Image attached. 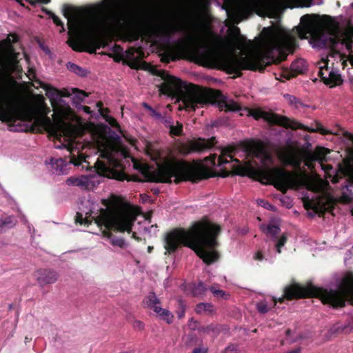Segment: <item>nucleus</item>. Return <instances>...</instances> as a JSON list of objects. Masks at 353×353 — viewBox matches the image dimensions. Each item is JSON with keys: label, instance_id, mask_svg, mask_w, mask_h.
Listing matches in <instances>:
<instances>
[{"label": "nucleus", "instance_id": "nucleus-43", "mask_svg": "<svg viewBox=\"0 0 353 353\" xmlns=\"http://www.w3.org/2000/svg\"><path fill=\"white\" fill-rule=\"evenodd\" d=\"M287 240H288V237H287L286 234H283L276 244V251L278 253L281 252V248L285 245V244L287 242Z\"/></svg>", "mask_w": 353, "mask_h": 353}, {"label": "nucleus", "instance_id": "nucleus-60", "mask_svg": "<svg viewBox=\"0 0 353 353\" xmlns=\"http://www.w3.org/2000/svg\"><path fill=\"white\" fill-rule=\"evenodd\" d=\"M343 136L353 143V134L348 132H345Z\"/></svg>", "mask_w": 353, "mask_h": 353}, {"label": "nucleus", "instance_id": "nucleus-45", "mask_svg": "<svg viewBox=\"0 0 353 353\" xmlns=\"http://www.w3.org/2000/svg\"><path fill=\"white\" fill-rule=\"evenodd\" d=\"M3 227L12 228L15 225V221L12 216H7L5 219H2Z\"/></svg>", "mask_w": 353, "mask_h": 353}, {"label": "nucleus", "instance_id": "nucleus-20", "mask_svg": "<svg viewBox=\"0 0 353 353\" xmlns=\"http://www.w3.org/2000/svg\"><path fill=\"white\" fill-rule=\"evenodd\" d=\"M90 47L87 50H84L81 46H80L77 41L72 42L70 41H68V45L72 48V49L76 52H82L85 50L86 52L93 54L96 52L97 49H100L101 48H104L106 45L105 41L103 37L97 34L92 37L90 41Z\"/></svg>", "mask_w": 353, "mask_h": 353}, {"label": "nucleus", "instance_id": "nucleus-7", "mask_svg": "<svg viewBox=\"0 0 353 353\" xmlns=\"http://www.w3.org/2000/svg\"><path fill=\"white\" fill-rule=\"evenodd\" d=\"M179 184L183 181H199L210 177L208 171L203 168L192 165L183 160H169L158 166L157 169L148 174L145 181L154 183Z\"/></svg>", "mask_w": 353, "mask_h": 353}, {"label": "nucleus", "instance_id": "nucleus-17", "mask_svg": "<svg viewBox=\"0 0 353 353\" xmlns=\"http://www.w3.org/2000/svg\"><path fill=\"white\" fill-rule=\"evenodd\" d=\"M265 6L263 0H241L239 8V14L245 19L250 17L254 12L261 16Z\"/></svg>", "mask_w": 353, "mask_h": 353}, {"label": "nucleus", "instance_id": "nucleus-2", "mask_svg": "<svg viewBox=\"0 0 353 353\" xmlns=\"http://www.w3.org/2000/svg\"><path fill=\"white\" fill-rule=\"evenodd\" d=\"M221 232V226L212 223L207 217L194 223L188 230L174 229L165 235V254H172L184 246L192 250L205 264H212L220 257L216 248L219 246L218 237Z\"/></svg>", "mask_w": 353, "mask_h": 353}, {"label": "nucleus", "instance_id": "nucleus-35", "mask_svg": "<svg viewBox=\"0 0 353 353\" xmlns=\"http://www.w3.org/2000/svg\"><path fill=\"white\" fill-rule=\"evenodd\" d=\"M350 330L351 328H350L348 325H343L340 323H336L330 328V332L332 334H338L341 333H347Z\"/></svg>", "mask_w": 353, "mask_h": 353}, {"label": "nucleus", "instance_id": "nucleus-14", "mask_svg": "<svg viewBox=\"0 0 353 353\" xmlns=\"http://www.w3.org/2000/svg\"><path fill=\"white\" fill-rule=\"evenodd\" d=\"M215 142V138L205 140L199 138L197 140L188 141L186 143H180L177 150L179 154L186 156L193 152H201L205 150L212 147Z\"/></svg>", "mask_w": 353, "mask_h": 353}, {"label": "nucleus", "instance_id": "nucleus-12", "mask_svg": "<svg viewBox=\"0 0 353 353\" xmlns=\"http://www.w3.org/2000/svg\"><path fill=\"white\" fill-rule=\"evenodd\" d=\"M330 153V150L324 147H318L314 152L306 151L303 154V161L305 166L311 171L315 168V162L318 161L321 163L322 170L325 171V177L330 179L334 184L337 183L339 176V174H333L331 173L333 168L331 165L323 164L324 161H327L326 156Z\"/></svg>", "mask_w": 353, "mask_h": 353}, {"label": "nucleus", "instance_id": "nucleus-9", "mask_svg": "<svg viewBox=\"0 0 353 353\" xmlns=\"http://www.w3.org/2000/svg\"><path fill=\"white\" fill-rule=\"evenodd\" d=\"M136 221V216L121 209H101L100 214L95 219L99 227L103 226V234L110 239L111 244L121 248L125 245L123 238L112 234V230L119 232H132V226Z\"/></svg>", "mask_w": 353, "mask_h": 353}, {"label": "nucleus", "instance_id": "nucleus-4", "mask_svg": "<svg viewBox=\"0 0 353 353\" xmlns=\"http://www.w3.org/2000/svg\"><path fill=\"white\" fill-rule=\"evenodd\" d=\"M243 148L248 156L259 159L261 163V168L252 169L256 180L264 184L273 185L283 193H286L289 189L299 188L301 185L299 173L283 168L272 167L274 159L261 142L245 143Z\"/></svg>", "mask_w": 353, "mask_h": 353}, {"label": "nucleus", "instance_id": "nucleus-54", "mask_svg": "<svg viewBox=\"0 0 353 353\" xmlns=\"http://www.w3.org/2000/svg\"><path fill=\"white\" fill-rule=\"evenodd\" d=\"M150 114L152 117L155 118L159 121L161 118H162V114L160 112L156 111L153 108L152 109V110H150Z\"/></svg>", "mask_w": 353, "mask_h": 353}, {"label": "nucleus", "instance_id": "nucleus-28", "mask_svg": "<svg viewBox=\"0 0 353 353\" xmlns=\"http://www.w3.org/2000/svg\"><path fill=\"white\" fill-rule=\"evenodd\" d=\"M143 30L140 26H135L127 30L125 34L126 41L132 42L138 41L142 36Z\"/></svg>", "mask_w": 353, "mask_h": 353}, {"label": "nucleus", "instance_id": "nucleus-15", "mask_svg": "<svg viewBox=\"0 0 353 353\" xmlns=\"http://www.w3.org/2000/svg\"><path fill=\"white\" fill-rule=\"evenodd\" d=\"M237 148L234 145H229L223 148L221 150V154L217 157L216 154H212L205 159L207 161H210V164L212 166L221 167L225 164H230L231 162L235 161L240 163L239 160L234 158Z\"/></svg>", "mask_w": 353, "mask_h": 353}, {"label": "nucleus", "instance_id": "nucleus-51", "mask_svg": "<svg viewBox=\"0 0 353 353\" xmlns=\"http://www.w3.org/2000/svg\"><path fill=\"white\" fill-rule=\"evenodd\" d=\"M285 97L289 101V102L291 104H294L296 106H297L298 103H300L299 100L297 98H296L295 97H293L290 94H286L285 96Z\"/></svg>", "mask_w": 353, "mask_h": 353}, {"label": "nucleus", "instance_id": "nucleus-57", "mask_svg": "<svg viewBox=\"0 0 353 353\" xmlns=\"http://www.w3.org/2000/svg\"><path fill=\"white\" fill-rule=\"evenodd\" d=\"M254 260L261 261L263 259V254L261 251H258L254 256Z\"/></svg>", "mask_w": 353, "mask_h": 353}, {"label": "nucleus", "instance_id": "nucleus-16", "mask_svg": "<svg viewBox=\"0 0 353 353\" xmlns=\"http://www.w3.org/2000/svg\"><path fill=\"white\" fill-rule=\"evenodd\" d=\"M148 307L152 309L161 319L170 324L174 319L173 314L168 310L159 306L161 301L154 292H150L143 301Z\"/></svg>", "mask_w": 353, "mask_h": 353}, {"label": "nucleus", "instance_id": "nucleus-27", "mask_svg": "<svg viewBox=\"0 0 353 353\" xmlns=\"http://www.w3.org/2000/svg\"><path fill=\"white\" fill-rule=\"evenodd\" d=\"M230 168L231 170H229L227 168L221 169L217 175L221 177H227L231 174L240 176L245 175V168L241 165H230Z\"/></svg>", "mask_w": 353, "mask_h": 353}, {"label": "nucleus", "instance_id": "nucleus-64", "mask_svg": "<svg viewBox=\"0 0 353 353\" xmlns=\"http://www.w3.org/2000/svg\"><path fill=\"white\" fill-rule=\"evenodd\" d=\"M83 110L86 113H90L91 112L90 108L88 107V106L84 105L83 107Z\"/></svg>", "mask_w": 353, "mask_h": 353}, {"label": "nucleus", "instance_id": "nucleus-37", "mask_svg": "<svg viewBox=\"0 0 353 353\" xmlns=\"http://www.w3.org/2000/svg\"><path fill=\"white\" fill-rule=\"evenodd\" d=\"M112 51L114 56L111 54H108V56L112 57L116 62H119L123 58V48L120 46L115 44L112 48Z\"/></svg>", "mask_w": 353, "mask_h": 353}, {"label": "nucleus", "instance_id": "nucleus-3", "mask_svg": "<svg viewBox=\"0 0 353 353\" xmlns=\"http://www.w3.org/2000/svg\"><path fill=\"white\" fill-rule=\"evenodd\" d=\"M159 75L163 79V82L160 85L161 92L169 96H178L187 111H195L199 106L213 104L219 99H220L219 108L225 109L227 112H236L242 110L241 105L233 99H221L223 95L219 90L203 88L191 83L187 84L186 82L163 70L161 71Z\"/></svg>", "mask_w": 353, "mask_h": 353}, {"label": "nucleus", "instance_id": "nucleus-34", "mask_svg": "<svg viewBox=\"0 0 353 353\" xmlns=\"http://www.w3.org/2000/svg\"><path fill=\"white\" fill-rule=\"evenodd\" d=\"M213 307V305L210 303H201L196 305L195 311L197 314H201L202 312L210 314L214 311Z\"/></svg>", "mask_w": 353, "mask_h": 353}, {"label": "nucleus", "instance_id": "nucleus-30", "mask_svg": "<svg viewBox=\"0 0 353 353\" xmlns=\"http://www.w3.org/2000/svg\"><path fill=\"white\" fill-rule=\"evenodd\" d=\"M190 288L194 296H203L207 291L206 285L201 281L198 283H192Z\"/></svg>", "mask_w": 353, "mask_h": 353}, {"label": "nucleus", "instance_id": "nucleus-24", "mask_svg": "<svg viewBox=\"0 0 353 353\" xmlns=\"http://www.w3.org/2000/svg\"><path fill=\"white\" fill-rule=\"evenodd\" d=\"M281 160L285 165H290L299 170L303 161V157H301L292 152H288L281 157Z\"/></svg>", "mask_w": 353, "mask_h": 353}, {"label": "nucleus", "instance_id": "nucleus-18", "mask_svg": "<svg viewBox=\"0 0 353 353\" xmlns=\"http://www.w3.org/2000/svg\"><path fill=\"white\" fill-rule=\"evenodd\" d=\"M334 174H339V179L337 183H339L340 179H343L344 176H348V180L345 179V185H343L342 186L341 199L345 202H351L353 196L348 195L347 192H350L352 194V190L353 188V169L350 170L345 167L340 165L339 168Z\"/></svg>", "mask_w": 353, "mask_h": 353}, {"label": "nucleus", "instance_id": "nucleus-5", "mask_svg": "<svg viewBox=\"0 0 353 353\" xmlns=\"http://www.w3.org/2000/svg\"><path fill=\"white\" fill-rule=\"evenodd\" d=\"M310 297L319 298L323 304L334 308L344 307L345 301L353 305V272L345 274L335 290L316 287L311 283L305 286L294 283L284 288L283 297L272 301L276 305L277 302L283 303L285 299L292 301Z\"/></svg>", "mask_w": 353, "mask_h": 353}, {"label": "nucleus", "instance_id": "nucleus-26", "mask_svg": "<svg viewBox=\"0 0 353 353\" xmlns=\"http://www.w3.org/2000/svg\"><path fill=\"white\" fill-rule=\"evenodd\" d=\"M128 57L132 59L131 62L129 63V66L131 68L139 69L140 67V59L144 57V52L141 47H138L134 49L132 48V51H128Z\"/></svg>", "mask_w": 353, "mask_h": 353}, {"label": "nucleus", "instance_id": "nucleus-32", "mask_svg": "<svg viewBox=\"0 0 353 353\" xmlns=\"http://www.w3.org/2000/svg\"><path fill=\"white\" fill-rule=\"evenodd\" d=\"M19 41V37L15 33H10L8 35L6 39L1 41V45L3 48H14L13 44Z\"/></svg>", "mask_w": 353, "mask_h": 353}, {"label": "nucleus", "instance_id": "nucleus-13", "mask_svg": "<svg viewBox=\"0 0 353 353\" xmlns=\"http://www.w3.org/2000/svg\"><path fill=\"white\" fill-rule=\"evenodd\" d=\"M18 117L23 121H30L33 118V114L28 110L15 108L7 96L1 94L0 120L3 122H14Z\"/></svg>", "mask_w": 353, "mask_h": 353}, {"label": "nucleus", "instance_id": "nucleus-31", "mask_svg": "<svg viewBox=\"0 0 353 353\" xmlns=\"http://www.w3.org/2000/svg\"><path fill=\"white\" fill-rule=\"evenodd\" d=\"M260 229L267 235H270L273 237H276L281 231V229L278 225L272 224H269L268 225L262 224L260 225Z\"/></svg>", "mask_w": 353, "mask_h": 353}, {"label": "nucleus", "instance_id": "nucleus-63", "mask_svg": "<svg viewBox=\"0 0 353 353\" xmlns=\"http://www.w3.org/2000/svg\"><path fill=\"white\" fill-rule=\"evenodd\" d=\"M109 123L113 127L116 126L118 124L117 120L113 118L110 119V121H109Z\"/></svg>", "mask_w": 353, "mask_h": 353}, {"label": "nucleus", "instance_id": "nucleus-1", "mask_svg": "<svg viewBox=\"0 0 353 353\" xmlns=\"http://www.w3.org/2000/svg\"><path fill=\"white\" fill-rule=\"evenodd\" d=\"M261 34L264 38L265 56L261 52H254L244 57L221 54L216 45L207 39L212 37L216 41V37L211 31L206 30L204 37L188 36L173 41L162 57V61L166 63L175 61L188 54L195 63L201 65L216 66L236 77H241L243 70L263 72L271 63L279 64L287 59L288 52H293L290 50V46L283 48L279 42V30L272 27L264 28Z\"/></svg>", "mask_w": 353, "mask_h": 353}, {"label": "nucleus", "instance_id": "nucleus-56", "mask_svg": "<svg viewBox=\"0 0 353 353\" xmlns=\"http://www.w3.org/2000/svg\"><path fill=\"white\" fill-rule=\"evenodd\" d=\"M208 348L196 347L193 350L192 353H207Z\"/></svg>", "mask_w": 353, "mask_h": 353}, {"label": "nucleus", "instance_id": "nucleus-38", "mask_svg": "<svg viewBox=\"0 0 353 353\" xmlns=\"http://www.w3.org/2000/svg\"><path fill=\"white\" fill-rule=\"evenodd\" d=\"M50 161L52 165L54 168H55L57 172L59 174L63 172V167L65 165L64 160H63L62 159H55L54 158H52Z\"/></svg>", "mask_w": 353, "mask_h": 353}, {"label": "nucleus", "instance_id": "nucleus-61", "mask_svg": "<svg viewBox=\"0 0 353 353\" xmlns=\"http://www.w3.org/2000/svg\"><path fill=\"white\" fill-rule=\"evenodd\" d=\"M232 33L234 37L240 36V29L238 27H234L232 30Z\"/></svg>", "mask_w": 353, "mask_h": 353}, {"label": "nucleus", "instance_id": "nucleus-58", "mask_svg": "<svg viewBox=\"0 0 353 353\" xmlns=\"http://www.w3.org/2000/svg\"><path fill=\"white\" fill-rule=\"evenodd\" d=\"M210 290H211V292H212L214 294H215V295H218V296H222L225 294V292H224L223 290H214L213 288H212L210 289Z\"/></svg>", "mask_w": 353, "mask_h": 353}, {"label": "nucleus", "instance_id": "nucleus-42", "mask_svg": "<svg viewBox=\"0 0 353 353\" xmlns=\"http://www.w3.org/2000/svg\"><path fill=\"white\" fill-rule=\"evenodd\" d=\"M68 69H69L70 71L74 72L77 74L83 76V70L79 67V65H76L75 63L69 62L67 64Z\"/></svg>", "mask_w": 353, "mask_h": 353}, {"label": "nucleus", "instance_id": "nucleus-6", "mask_svg": "<svg viewBox=\"0 0 353 353\" xmlns=\"http://www.w3.org/2000/svg\"><path fill=\"white\" fill-rule=\"evenodd\" d=\"M119 1L106 0L105 10L102 4L90 8L87 11V19L81 26L90 31H98L104 26L119 25L123 21V17L112 9L113 6ZM62 12L63 16L68 20V34H77L79 32L80 23L75 18L76 9L72 6L64 4Z\"/></svg>", "mask_w": 353, "mask_h": 353}, {"label": "nucleus", "instance_id": "nucleus-44", "mask_svg": "<svg viewBox=\"0 0 353 353\" xmlns=\"http://www.w3.org/2000/svg\"><path fill=\"white\" fill-rule=\"evenodd\" d=\"M203 332L206 333L212 332L214 334H218L220 332V327L217 325L210 324L203 327Z\"/></svg>", "mask_w": 353, "mask_h": 353}, {"label": "nucleus", "instance_id": "nucleus-41", "mask_svg": "<svg viewBox=\"0 0 353 353\" xmlns=\"http://www.w3.org/2000/svg\"><path fill=\"white\" fill-rule=\"evenodd\" d=\"M47 14L53 20L54 23H55L57 26H60L61 28V29L60 30V32H63L65 31V28L64 24L61 21V20L52 12H48Z\"/></svg>", "mask_w": 353, "mask_h": 353}, {"label": "nucleus", "instance_id": "nucleus-52", "mask_svg": "<svg viewBox=\"0 0 353 353\" xmlns=\"http://www.w3.org/2000/svg\"><path fill=\"white\" fill-rule=\"evenodd\" d=\"M259 203L263 206V208H265V209H268V210H274V206L272 205V204H270L269 202L268 201H265L264 200H260Z\"/></svg>", "mask_w": 353, "mask_h": 353}, {"label": "nucleus", "instance_id": "nucleus-62", "mask_svg": "<svg viewBox=\"0 0 353 353\" xmlns=\"http://www.w3.org/2000/svg\"><path fill=\"white\" fill-rule=\"evenodd\" d=\"M97 106L98 108H100L101 110V113L102 114L103 113V111L105 110V112H109L108 109V108H105V109H102V107H103V103L101 101H98L97 103Z\"/></svg>", "mask_w": 353, "mask_h": 353}, {"label": "nucleus", "instance_id": "nucleus-22", "mask_svg": "<svg viewBox=\"0 0 353 353\" xmlns=\"http://www.w3.org/2000/svg\"><path fill=\"white\" fill-rule=\"evenodd\" d=\"M318 76L321 78V81L330 88H334L340 85L343 83V79L340 74L337 72L331 70L329 72L328 77L324 75V68H320L318 72Z\"/></svg>", "mask_w": 353, "mask_h": 353}, {"label": "nucleus", "instance_id": "nucleus-59", "mask_svg": "<svg viewBox=\"0 0 353 353\" xmlns=\"http://www.w3.org/2000/svg\"><path fill=\"white\" fill-rule=\"evenodd\" d=\"M311 18H312V16L310 15V14H305L303 15L301 19V22L304 23L305 21L306 22H310V20H311Z\"/></svg>", "mask_w": 353, "mask_h": 353}, {"label": "nucleus", "instance_id": "nucleus-29", "mask_svg": "<svg viewBox=\"0 0 353 353\" xmlns=\"http://www.w3.org/2000/svg\"><path fill=\"white\" fill-rule=\"evenodd\" d=\"M157 30L161 35L168 37V39H170L172 34L176 32H180L181 29L176 24H170L168 26H159L157 27Z\"/></svg>", "mask_w": 353, "mask_h": 353}, {"label": "nucleus", "instance_id": "nucleus-19", "mask_svg": "<svg viewBox=\"0 0 353 353\" xmlns=\"http://www.w3.org/2000/svg\"><path fill=\"white\" fill-rule=\"evenodd\" d=\"M19 53L14 51V48H4L0 53V66L8 70H17L19 67Z\"/></svg>", "mask_w": 353, "mask_h": 353}, {"label": "nucleus", "instance_id": "nucleus-11", "mask_svg": "<svg viewBox=\"0 0 353 353\" xmlns=\"http://www.w3.org/2000/svg\"><path fill=\"white\" fill-rule=\"evenodd\" d=\"M251 115L256 120L263 119L272 125H279L285 128H290L292 130L301 129L305 130L310 132H319L322 134H327V132L323 128L320 123H317V128L313 129L305 127L304 125L299 123L294 120L289 119L285 116H281L273 112H269L261 110H254L251 112Z\"/></svg>", "mask_w": 353, "mask_h": 353}, {"label": "nucleus", "instance_id": "nucleus-50", "mask_svg": "<svg viewBox=\"0 0 353 353\" xmlns=\"http://www.w3.org/2000/svg\"><path fill=\"white\" fill-rule=\"evenodd\" d=\"M292 331L290 329H288L286 331H285V335H286V341L290 343V344H292L296 341H297V340L301 338V336L299 337H296V338H290V335L291 334Z\"/></svg>", "mask_w": 353, "mask_h": 353}, {"label": "nucleus", "instance_id": "nucleus-47", "mask_svg": "<svg viewBox=\"0 0 353 353\" xmlns=\"http://www.w3.org/2000/svg\"><path fill=\"white\" fill-rule=\"evenodd\" d=\"M222 353H239V352L236 345L230 344Z\"/></svg>", "mask_w": 353, "mask_h": 353}, {"label": "nucleus", "instance_id": "nucleus-55", "mask_svg": "<svg viewBox=\"0 0 353 353\" xmlns=\"http://www.w3.org/2000/svg\"><path fill=\"white\" fill-rule=\"evenodd\" d=\"M76 221L77 223H79L80 224H83V223H85L86 221H84L83 219V216H82V214L79 212H77V216H76Z\"/></svg>", "mask_w": 353, "mask_h": 353}, {"label": "nucleus", "instance_id": "nucleus-33", "mask_svg": "<svg viewBox=\"0 0 353 353\" xmlns=\"http://www.w3.org/2000/svg\"><path fill=\"white\" fill-rule=\"evenodd\" d=\"M46 93L48 95H51V96L57 97H69L70 95V94L69 93V92L67 90L61 91L55 88L52 87V86H48L46 88Z\"/></svg>", "mask_w": 353, "mask_h": 353}, {"label": "nucleus", "instance_id": "nucleus-8", "mask_svg": "<svg viewBox=\"0 0 353 353\" xmlns=\"http://www.w3.org/2000/svg\"><path fill=\"white\" fill-rule=\"evenodd\" d=\"M306 34H310L311 41L315 46L329 49L330 57L341 55L337 48L341 41L339 37V24L330 16L323 15L316 27L305 25L303 28H299V37L305 38Z\"/></svg>", "mask_w": 353, "mask_h": 353}, {"label": "nucleus", "instance_id": "nucleus-23", "mask_svg": "<svg viewBox=\"0 0 353 353\" xmlns=\"http://www.w3.org/2000/svg\"><path fill=\"white\" fill-rule=\"evenodd\" d=\"M306 70L307 65L305 60L297 59L291 63L290 69L284 72L283 77L287 79H290L298 74H303Z\"/></svg>", "mask_w": 353, "mask_h": 353}, {"label": "nucleus", "instance_id": "nucleus-36", "mask_svg": "<svg viewBox=\"0 0 353 353\" xmlns=\"http://www.w3.org/2000/svg\"><path fill=\"white\" fill-rule=\"evenodd\" d=\"M51 124L52 121L50 118L46 115L37 117L34 121V125L36 126L45 127Z\"/></svg>", "mask_w": 353, "mask_h": 353}, {"label": "nucleus", "instance_id": "nucleus-53", "mask_svg": "<svg viewBox=\"0 0 353 353\" xmlns=\"http://www.w3.org/2000/svg\"><path fill=\"white\" fill-rule=\"evenodd\" d=\"M30 5L34 6L37 3H40L42 4H48L50 2V0H26Z\"/></svg>", "mask_w": 353, "mask_h": 353}, {"label": "nucleus", "instance_id": "nucleus-46", "mask_svg": "<svg viewBox=\"0 0 353 353\" xmlns=\"http://www.w3.org/2000/svg\"><path fill=\"white\" fill-rule=\"evenodd\" d=\"M270 308L271 307L268 306L264 302H261L257 304V310L261 314L267 313L270 310Z\"/></svg>", "mask_w": 353, "mask_h": 353}, {"label": "nucleus", "instance_id": "nucleus-21", "mask_svg": "<svg viewBox=\"0 0 353 353\" xmlns=\"http://www.w3.org/2000/svg\"><path fill=\"white\" fill-rule=\"evenodd\" d=\"M59 277V274L53 270L42 269L37 271V280L41 286L54 283Z\"/></svg>", "mask_w": 353, "mask_h": 353}, {"label": "nucleus", "instance_id": "nucleus-39", "mask_svg": "<svg viewBox=\"0 0 353 353\" xmlns=\"http://www.w3.org/2000/svg\"><path fill=\"white\" fill-rule=\"evenodd\" d=\"M183 124L177 121L176 125H174L173 124L172 126H170V134L171 136H181L183 134Z\"/></svg>", "mask_w": 353, "mask_h": 353}, {"label": "nucleus", "instance_id": "nucleus-10", "mask_svg": "<svg viewBox=\"0 0 353 353\" xmlns=\"http://www.w3.org/2000/svg\"><path fill=\"white\" fill-rule=\"evenodd\" d=\"M95 163V168L97 173L110 179L119 181H130L125 173V166L121 161L116 159L113 154L108 151H103Z\"/></svg>", "mask_w": 353, "mask_h": 353}, {"label": "nucleus", "instance_id": "nucleus-40", "mask_svg": "<svg viewBox=\"0 0 353 353\" xmlns=\"http://www.w3.org/2000/svg\"><path fill=\"white\" fill-rule=\"evenodd\" d=\"M72 92L75 94L74 100H77V102H82L85 97L88 96V94L85 91L81 90L78 88L72 89Z\"/></svg>", "mask_w": 353, "mask_h": 353}, {"label": "nucleus", "instance_id": "nucleus-48", "mask_svg": "<svg viewBox=\"0 0 353 353\" xmlns=\"http://www.w3.org/2000/svg\"><path fill=\"white\" fill-rule=\"evenodd\" d=\"M159 121L164 124V125L166 127V128H168L169 129L170 128V126H172L173 125V122L171 119V118L170 117H163L162 116V118H161L159 119Z\"/></svg>", "mask_w": 353, "mask_h": 353}, {"label": "nucleus", "instance_id": "nucleus-25", "mask_svg": "<svg viewBox=\"0 0 353 353\" xmlns=\"http://www.w3.org/2000/svg\"><path fill=\"white\" fill-rule=\"evenodd\" d=\"M67 184L78 186L82 190H88L92 185V181L88 176L81 175L79 176H70L67 179Z\"/></svg>", "mask_w": 353, "mask_h": 353}, {"label": "nucleus", "instance_id": "nucleus-49", "mask_svg": "<svg viewBox=\"0 0 353 353\" xmlns=\"http://www.w3.org/2000/svg\"><path fill=\"white\" fill-rule=\"evenodd\" d=\"M132 326L134 329L138 330H143L144 329L145 325L143 322L139 321V320H134Z\"/></svg>", "mask_w": 353, "mask_h": 353}]
</instances>
